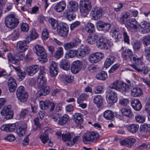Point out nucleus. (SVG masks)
Here are the masks:
<instances>
[{
	"label": "nucleus",
	"mask_w": 150,
	"mask_h": 150,
	"mask_svg": "<svg viewBox=\"0 0 150 150\" xmlns=\"http://www.w3.org/2000/svg\"><path fill=\"white\" fill-rule=\"evenodd\" d=\"M122 57L125 59L129 58L131 61H133L134 63L136 64L131 65L132 67L138 72H141L143 71V73L146 74L148 72L147 69L144 71V69L142 68L143 62L142 61L141 58H138L136 55L133 54L132 51L129 49L126 50L122 52Z\"/></svg>",
	"instance_id": "obj_1"
},
{
	"label": "nucleus",
	"mask_w": 150,
	"mask_h": 150,
	"mask_svg": "<svg viewBox=\"0 0 150 150\" xmlns=\"http://www.w3.org/2000/svg\"><path fill=\"white\" fill-rule=\"evenodd\" d=\"M109 87L111 89H115L122 93H125L127 91L129 86L125 83L117 80L110 84Z\"/></svg>",
	"instance_id": "obj_2"
},
{
	"label": "nucleus",
	"mask_w": 150,
	"mask_h": 150,
	"mask_svg": "<svg viewBox=\"0 0 150 150\" xmlns=\"http://www.w3.org/2000/svg\"><path fill=\"white\" fill-rule=\"evenodd\" d=\"M33 50L36 54L39 57V60L40 61L44 63L47 61V54L42 46L37 45L34 47Z\"/></svg>",
	"instance_id": "obj_3"
},
{
	"label": "nucleus",
	"mask_w": 150,
	"mask_h": 150,
	"mask_svg": "<svg viewBox=\"0 0 150 150\" xmlns=\"http://www.w3.org/2000/svg\"><path fill=\"white\" fill-rule=\"evenodd\" d=\"M19 23L18 19L14 14H9L5 18V23L7 27L10 29L15 28Z\"/></svg>",
	"instance_id": "obj_4"
},
{
	"label": "nucleus",
	"mask_w": 150,
	"mask_h": 150,
	"mask_svg": "<svg viewBox=\"0 0 150 150\" xmlns=\"http://www.w3.org/2000/svg\"><path fill=\"white\" fill-rule=\"evenodd\" d=\"M80 10L81 15L86 16L91 8V2L89 0H80Z\"/></svg>",
	"instance_id": "obj_5"
},
{
	"label": "nucleus",
	"mask_w": 150,
	"mask_h": 150,
	"mask_svg": "<svg viewBox=\"0 0 150 150\" xmlns=\"http://www.w3.org/2000/svg\"><path fill=\"white\" fill-rule=\"evenodd\" d=\"M16 94L18 99L22 103L26 101L29 96L28 93L24 87L22 86H20L18 88Z\"/></svg>",
	"instance_id": "obj_6"
},
{
	"label": "nucleus",
	"mask_w": 150,
	"mask_h": 150,
	"mask_svg": "<svg viewBox=\"0 0 150 150\" xmlns=\"http://www.w3.org/2000/svg\"><path fill=\"white\" fill-rule=\"evenodd\" d=\"M99 137V134L93 132L84 134L82 138L83 143L87 144L89 142H95Z\"/></svg>",
	"instance_id": "obj_7"
},
{
	"label": "nucleus",
	"mask_w": 150,
	"mask_h": 150,
	"mask_svg": "<svg viewBox=\"0 0 150 150\" xmlns=\"http://www.w3.org/2000/svg\"><path fill=\"white\" fill-rule=\"evenodd\" d=\"M45 69L43 67L40 68V72L37 79L38 87L39 88H43L46 84L47 79L44 76L46 73Z\"/></svg>",
	"instance_id": "obj_8"
},
{
	"label": "nucleus",
	"mask_w": 150,
	"mask_h": 150,
	"mask_svg": "<svg viewBox=\"0 0 150 150\" xmlns=\"http://www.w3.org/2000/svg\"><path fill=\"white\" fill-rule=\"evenodd\" d=\"M62 140L64 142H67V145L71 146L73 145L79 139V137L77 136L72 139V136L70 133L62 135Z\"/></svg>",
	"instance_id": "obj_9"
},
{
	"label": "nucleus",
	"mask_w": 150,
	"mask_h": 150,
	"mask_svg": "<svg viewBox=\"0 0 150 150\" xmlns=\"http://www.w3.org/2000/svg\"><path fill=\"white\" fill-rule=\"evenodd\" d=\"M50 116L55 121H56L59 118L58 123L62 125L65 124L69 118V116L67 114L64 115L60 118V115L58 113H51Z\"/></svg>",
	"instance_id": "obj_10"
},
{
	"label": "nucleus",
	"mask_w": 150,
	"mask_h": 150,
	"mask_svg": "<svg viewBox=\"0 0 150 150\" xmlns=\"http://www.w3.org/2000/svg\"><path fill=\"white\" fill-rule=\"evenodd\" d=\"M31 41L29 37L26 38V40L18 42L17 44V49L19 52H23L28 48L27 44Z\"/></svg>",
	"instance_id": "obj_11"
},
{
	"label": "nucleus",
	"mask_w": 150,
	"mask_h": 150,
	"mask_svg": "<svg viewBox=\"0 0 150 150\" xmlns=\"http://www.w3.org/2000/svg\"><path fill=\"white\" fill-rule=\"evenodd\" d=\"M106 99L109 104H112L117 101V94L116 92L111 89H109L107 92Z\"/></svg>",
	"instance_id": "obj_12"
},
{
	"label": "nucleus",
	"mask_w": 150,
	"mask_h": 150,
	"mask_svg": "<svg viewBox=\"0 0 150 150\" xmlns=\"http://www.w3.org/2000/svg\"><path fill=\"white\" fill-rule=\"evenodd\" d=\"M138 23L135 19H130L126 25L128 30L132 32H136L138 29Z\"/></svg>",
	"instance_id": "obj_13"
},
{
	"label": "nucleus",
	"mask_w": 150,
	"mask_h": 150,
	"mask_svg": "<svg viewBox=\"0 0 150 150\" xmlns=\"http://www.w3.org/2000/svg\"><path fill=\"white\" fill-rule=\"evenodd\" d=\"M81 42V40L78 37H76L73 39L72 42L64 43L63 46L66 50H68L70 49L77 47Z\"/></svg>",
	"instance_id": "obj_14"
},
{
	"label": "nucleus",
	"mask_w": 150,
	"mask_h": 150,
	"mask_svg": "<svg viewBox=\"0 0 150 150\" xmlns=\"http://www.w3.org/2000/svg\"><path fill=\"white\" fill-rule=\"evenodd\" d=\"M109 40L106 38L101 37L96 41V46L100 49L107 50L108 49V43Z\"/></svg>",
	"instance_id": "obj_15"
},
{
	"label": "nucleus",
	"mask_w": 150,
	"mask_h": 150,
	"mask_svg": "<svg viewBox=\"0 0 150 150\" xmlns=\"http://www.w3.org/2000/svg\"><path fill=\"white\" fill-rule=\"evenodd\" d=\"M97 29L100 31H101L104 32L108 31L111 27L110 23H105L102 21H98L96 23Z\"/></svg>",
	"instance_id": "obj_16"
},
{
	"label": "nucleus",
	"mask_w": 150,
	"mask_h": 150,
	"mask_svg": "<svg viewBox=\"0 0 150 150\" xmlns=\"http://www.w3.org/2000/svg\"><path fill=\"white\" fill-rule=\"evenodd\" d=\"M136 139L132 137H127L120 141L121 145L125 146L128 148L132 147L136 142Z\"/></svg>",
	"instance_id": "obj_17"
},
{
	"label": "nucleus",
	"mask_w": 150,
	"mask_h": 150,
	"mask_svg": "<svg viewBox=\"0 0 150 150\" xmlns=\"http://www.w3.org/2000/svg\"><path fill=\"white\" fill-rule=\"evenodd\" d=\"M69 28L67 24L58 25L57 31L58 34L61 36L65 37L68 35Z\"/></svg>",
	"instance_id": "obj_18"
},
{
	"label": "nucleus",
	"mask_w": 150,
	"mask_h": 150,
	"mask_svg": "<svg viewBox=\"0 0 150 150\" xmlns=\"http://www.w3.org/2000/svg\"><path fill=\"white\" fill-rule=\"evenodd\" d=\"M90 51L89 47L86 46L81 45L79 51H77V57L79 58H82L84 57L86 54L89 53Z\"/></svg>",
	"instance_id": "obj_19"
},
{
	"label": "nucleus",
	"mask_w": 150,
	"mask_h": 150,
	"mask_svg": "<svg viewBox=\"0 0 150 150\" xmlns=\"http://www.w3.org/2000/svg\"><path fill=\"white\" fill-rule=\"evenodd\" d=\"M39 138L41 140L42 142L44 144L48 143V145L52 147L53 145L52 142L49 137V134L45 132L43 133H42L39 137Z\"/></svg>",
	"instance_id": "obj_20"
},
{
	"label": "nucleus",
	"mask_w": 150,
	"mask_h": 150,
	"mask_svg": "<svg viewBox=\"0 0 150 150\" xmlns=\"http://www.w3.org/2000/svg\"><path fill=\"white\" fill-rule=\"evenodd\" d=\"M7 85L10 92H14L16 90L17 84L15 80L13 77H10L8 80Z\"/></svg>",
	"instance_id": "obj_21"
},
{
	"label": "nucleus",
	"mask_w": 150,
	"mask_h": 150,
	"mask_svg": "<svg viewBox=\"0 0 150 150\" xmlns=\"http://www.w3.org/2000/svg\"><path fill=\"white\" fill-rule=\"evenodd\" d=\"M82 65L81 62L77 60L74 62L71 67V72L74 74L78 73L80 70Z\"/></svg>",
	"instance_id": "obj_22"
},
{
	"label": "nucleus",
	"mask_w": 150,
	"mask_h": 150,
	"mask_svg": "<svg viewBox=\"0 0 150 150\" xmlns=\"http://www.w3.org/2000/svg\"><path fill=\"white\" fill-rule=\"evenodd\" d=\"M91 14L95 20L100 19L102 15V10L98 8L97 7H95L93 8L91 12Z\"/></svg>",
	"instance_id": "obj_23"
},
{
	"label": "nucleus",
	"mask_w": 150,
	"mask_h": 150,
	"mask_svg": "<svg viewBox=\"0 0 150 150\" xmlns=\"http://www.w3.org/2000/svg\"><path fill=\"white\" fill-rule=\"evenodd\" d=\"M57 63L52 61L50 67V74L52 77L56 76L58 73Z\"/></svg>",
	"instance_id": "obj_24"
},
{
	"label": "nucleus",
	"mask_w": 150,
	"mask_h": 150,
	"mask_svg": "<svg viewBox=\"0 0 150 150\" xmlns=\"http://www.w3.org/2000/svg\"><path fill=\"white\" fill-rule=\"evenodd\" d=\"M39 66L37 65H32L26 68V71L29 75L32 76L38 71Z\"/></svg>",
	"instance_id": "obj_25"
},
{
	"label": "nucleus",
	"mask_w": 150,
	"mask_h": 150,
	"mask_svg": "<svg viewBox=\"0 0 150 150\" xmlns=\"http://www.w3.org/2000/svg\"><path fill=\"white\" fill-rule=\"evenodd\" d=\"M27 127V125L25 123H23L19 125L16 131L18 136L19 137L23 136L25 134Z\"/></svg>",
	"instance_id": "obj_26"
},
{
	"label": "nucleus",
	"mask_w": 150,
	"mask_h": 150,
	"mask_svg": "<svg viewBox=\"0 0 150 150\" xmlns=\"http://www.w3.org/2000/svg\"><path fill=\"white\" fill-rule=\"evenodd\" d=\"M131 103L133 108L136 111H139L142 108V105L138 99H134L132 100Z\"/></svg>",
	"instance_id": "obj_27"
},
{
	"label": "nucleus",
	"mask_w": 150,
	"mask_h": 150,
	"mask_svg": "<svg viewBox=\"0 0 150 150\" xmlns=\"http://www.w3.org/2000/svg\"><path fill=\"white\" fill-rule=\"evenodd\" d=\"M67 10L71 12H75L78 9V3L74 1H69L68 5Z\"/></svg>",
	"instance_id": "obj_28"
},
{
	"label": "nucleus",
	"mask_w": 150,
	"mask_h": 150,
	"mask_svg": "<svg viewBox=\"0 0 150 150\" xmlns=\"http://www.w3.org/2000/svg\"><path fill=\"white\" fill-rule=\"evenodd\" d=\"M16 125L15 124L3 125L1 127V130L6 132H12L15 129Z\"/></svg>",
	"instance_id": "obj_29"
},
{
	"label": "nucleus",
	"mask_w": 150,
	"mask_h": 150,
	"mask_svg": "<svg viewBox=\"0 0 150 150\" xmlns=\"http://www.w3.org/2000/svg\"><path fill=\"white\" fill-rule=\"evenodd\" d=\"M66 6V3L64 1H61L57 3L54 7V9L59 12L64 11Z\"/></svg>",
	"instance_id": "obj_30"
},
{
	"label": "nucleus",
	"mask_w": 150,
	"mask_h": 150,
	"mask_svg": "<svg viewBox=\"0 0 150 150\" xmlns=\"http://www.w3.org/2000/svg\"><path fill=\"white\" fill-rule=\"evenodd\" d=\"M98 38V35L97 34L94 33L90 34L88 36L87 39V42L90 44H94L96 42Z\"/></svg>",
	"instance_id": "obj_31"
},
{
	"label": "nucleus",
	"mask_w": 150,
	"mask_h": 150,
	"mask_svg": "<svg viewBox=\"0 0 150 150\" xmlns=\"http://www.w3.org/2000/svg\"><path fill=\"white\" fill-rule=\"evenodd\" d=\"M140 27L143 29L142 30L143 33H146L150 31V24L144 21L142 22L140 25Z\"/></svg>",
	"instance_id": "obj_32"
},
{
	"label": "nucleus",
	"mask_w": 150,
	"mask_h": 150,
	"mask_svg": "<svg viewBox=\"0 0 150 150\" xmlns=\"http://www.w3.org/2000/svg\"><path fill=\"white\" fill-rule=\"evenodd\" d=\"M103 98L100 95H97L94 98L93 102L94 103L96 104L98 108H100L103 104Z\"/></svg>",
	"instance_id": "obj_33"
},
{
	"label": "nucleus",
	"mask_w": 150,
	"mask_h": 150,
	"mask_svg": "<svg viewBox=\"0 0 150 150\" xmlns=\"http://www.w3.org/2000/svg\"><path fill=\"white\" fill-rule=\"evenodd\" d=\"M115 57L112 55H110L105 61L104 67L107 68L112 65L115 61Z\"/></svg>",
	"instance_id": "obj_34"
},
{
	"label": "nucleus",
	"mask_w": 150,
	"mask_h": 150,
	"mask_svg": "<svg viewBox=\"0 0 150 150\" xmlns=\"http://www.w3.org/2000/svg\"><path fill=\"white\" fill-rule=\"evenodd\" d=\"M60 67L63 69L68 71L70 69V64L69 61L67 60H62L60 63Z\"/></svg>",
	"instance_id": "obj_35"
},
{
	"label": "nucleus",
	"mask_w": 150,
	"mask_h": 150,
	"mask_svg": "<svg viewBox=\"0 0 150 150\" xmlns=\"http://www.w3.org/2000/svg\"><path fill=\"white\" fill-rule=\"evenodd\" d=\"M74 121L77 124H80L83 122L82 115L80 113H75L73 115Z\"/></svg>",
	"instance_id": "obj_36"
},
{
	"label": "nucleus",
	"mask_w": 150,
	"mask_h": 150,
	"mask_svg": "<svg viewBox=\"0 0 150 150\" xmlns=\"http://www.w3.org/2000/svg\"><path fill=\"white\" fill-rule=\"evenodd\" d=\"M85 29L86 32L89 33H93L95 31V26L91 23H87L85 26Z\"/></svg>",
	"instance_id": "obj_37"
},
{
	"label": "nucleus",
	"mask_w": 150,
	"mask_h": 150,
	"mask_svg": "<svg viewBox=\"0 0 150 150\" xmlns=\"http://www.w3.org/2000/svg\"><path fill=\"white\" fill-rule=\"evenodd\" d=\"M139 128V125L134 124L129 125L127 126L128 131L133 134L136 133L138 131Z\"/></svg>",
	"instance_id": "obj_38"
},
{
	"label": "nucleus",
	"mask_w": 150,
	"mask_h": 150,
	"mask_svg": "<svg viewBox=\"0 0 150 150\" xmlns=\"http://www.w3.org/2000/svg\"><path fill=\"white\" fill-rule=\"evenodd\" d=\"M142 90L140 88H134L131 90V94L134 97L140 96L142 94Z\"/></svg>",
	"instance_id": "obj_39"
},
{
	"label": "nucleus",
	"mask_w": 150,
	"mask_h": 150,
	"mask_svg": "<svg viewBox=\"0 0 150 150\" xmlns=\"http://www.w3.org/2000/svg\"><path fill=\"white\" fill-rule=\"evenodd\" d=\"M107 74L105 72L102 71L98 73L96 78L98 80L104 81L107 78Z\"/></svg>",
	"instance_id": "obj_40"
},
{
	"label": "nucleus",
	"mask_w": 150,
	"mask_h": 150,
	"mask_svg": "<svg viewBox=\"0 0 150 150\" xmlns=\"http://www.w3.org/2000/svg\"><path fill=\"white\" fill-rule=\"evenodd\" d=\"M8 58L9 62L14 64H18L19 61L18 60L16 59L14 56L12 55L11 53H9L8 54Z\"/></svg>",
	"instance_id": "obj_41"
},
{
	"label": "nucleus",
	"mask_w": 150,
	"mask_h": 150,
	"mask_svg": "<svg viewBox=\"0 0 150 150\" xmlns=\"http://www.w3.org/2000/svg\"><path fill=\"white\" fill-rule=\"evenodd\" d=\"M63 54V49L62 47H59L56 51L54 57L57 59H59L62 57Z\"/></svg>",
	"instance_id": "obj_42"
},
{
	"label": "nucleus",
	"mask_w": 150,
	"mask_h": 150,
	"mask_svg": "<svg viewBox=\"0 0 150 150\" xmlns=\"http://www.w3.org/2000/svg\"><path fill=\"white\" fill-rule=\"evenodd\" d=\"M139 130L142 132H149L150 131V125L145 124L141 125L139 128Z\"/></svg>",
	"instance_id": "obj_43"
},
{
	"label": "nucleus",
	"mask_w": 150,
	"mask_h": 150,
	"mask_svg": "<svg viewBox=\"0 0 150 150\" xmlns=\"http://www.w3.org/2000/svg\"><path fill=\"white\" fill-rule=\"evenodd\" d=\"M74 12L67 10L65 13L67 18L69 21H71L75 18L76 16L73 13Z\"/></svg>",
	"instance_id": "obj_44"
},
{
	"label": "nucleus",
	"mask_w": 150,
	"mask_h": 150,
	"mask_svg": "<svg viewBox=\"0 0 150 150\" xmlns=\"http://www.w3.org/2000/svg\"><path fill=\"white\" fill-rule=\"evenodd\" d=\"M48 22L51 24L54 29L57 28L58 25H59L57 21L52 18H50L49 19Z\"/></svg>",
	"instance_id": "obj_45"
},
{
	"label": "nucleus",
	"mask_w": 150,
	"mask_h": 150,
	"mask_svg": "<svg viewBox=\"0 0 150 150\" xmlns=\"http://www.w3.org/2000/svg\"><path fill=\"white\" fill-rule=\"evenodd\" d=\"M13 112L11 105H6L3 108L1 112Z\"/></svg>",
	"instance_id": "obj_46"
},
{
	"label": "nucleus",
	"mask_w": 150,
	"mask_h": 150,
	"mask_svg": "<svg viewBox=\"0 0 150 150\" xmlns=\"http://www.w3.org/2000/svg\"><path fill=\"white\" fill-rule=\"evenodd\" d=\"M142 42L145 46H147L150 44V35H147L143 38Z\"/></svg>",
	"instance_id": "obj_47"
},
{
	"label": "nucleus",
	"mask_w": 150,
	"mask_h": 150,
	"mask_svg": "<svg viewBox=\"0 0 150 150\" xmlns=\"http://www.w3.org/2000/svg\"><path fill=\"white\" fill-rule=\"evenodd\" d=\"M88 97V96L85 93L81 94L77 99V103L79 104L84 100H87Z\"/></svg>",
	"instance_id": "obj_48"
},
{
	"label": "nucleus",
	"mask_w": 150,
	"mask_h": 150,
	"mask_svg": "<svg viewBox=\"0 0 150 150\" xmlns=\"http://www.w3.org/2000/svg\"><path fill=\"white\" fill-rule=\"evenodd\" d=\"M89 61L92 63H95L99 61L93 53L91 54L88 58Z\"/></svg>",
	"instance_id": "obj_49"
},
{
	"label": "nucleus",
	"mask_w": 150,
	"mask_h": 150,
	"mask_svg": "<svg viewBox=\"0 0 150 150\" xmlns=\"http://www.w3.org/2000/svg\"><path fill=\"white\" fill-rule=\"evenodd\" d=\"M30 38L31 39L35 40L36 39L38 36V34L36 33L35 29H33L30 31Z\"/></svg>",
	"instance_id": "obj_50"
},
{
	"label": "nucleus",
	"mask_w": 150,
	"mask_h": 150,
	"mask_svg": "<svg viewBox=\"0 0 150 150\" xmlns=\"http://www.w3.org/2000/svg\"><path fill=\"white\" fill-rule=\"evenodd\" d=\"M17 74L18 77L17 78L19 81H22L26 75V73L25 71L22 70L19 71V72L17 73Z\"/></svg>",
	"instance_id": "obj_51"
},
{
	"label": "nucleus",
	"mask_w": 150,
	"mask_h": 150,
	"mask_svg": "<svg viewBox=\"0 0 150 150\" xmlns=\"http://www.w3.org/2000/svg\"><path fill=\"white\" fill-rule=\"evenodd\" d=\"M135 118L137 122L142 123L145 121V117L144 116L138 115L135 117Z\"/></svg>",
	"instance_id": "obj_52"
},
{
	"label": "nucleus",
	"mask_w": 150,
	"mask_h": 150,
	"mask_svg": "<svg viewBox=\"0 0 150 150\" xmlns=\"http://www.w3.org/2000/svg\"><path fill=\"white\" fill-rule=\"evenodd\" d=\"M122 35L124 38V40L125 43H127V44L129 43V37L127 33L124 31L122 33Z\"/></svg>",
	"instance_id": "obj_53"
},
{
	"label": "nucleus",
	"mask_w": 150,
	"mask_h": 150,
	"mask_svg": "<svg viewBox=\"0 0 150 150\" xmlns=\"http://www.w3.org/2000/svg\"><path fill=\"white\" fill-rule=\"evenodd\" d=\"M21 28L22 31L27 32L29 29V25L26 23H22L21 25Z\"/></svg>",
	"instance_id": "obj_54"
},
{
	"label": "nucleus",
	"mask_w": 150,
	"mask_h": 150,
	"mask_svg": "<svg viewBox=\"0 0 150 150\" xmlns=\"http://www.w3.org/2000/svg\"><path fill=\"white\" fill-rule=\"evenodd\" d=\"M103 87L102 86H98L95 88L94 92L96 94L101 93L103 92Z\"/></svg>",
	"instance_id": "obj_55"
},
{
	"label": "nucleus",
	"mask_w": 150,
	"mask_h": 150,
	"mask_svg": "<svg viewBox=\"0 0 150 150\" xmlns=\"http://www.w3.org/2000/svg\"><path fill=\"white\" fill-rule=\"evenodd\" d=\"M120 66L119 64H116L113 65L110 69L109 70L108 72L110 74L113 73L114 71L118 68Z\"/></svg>",
	"instance_id": "obj_56"
},
{
	"label": "nucleus",
	"mask_w": 150,
	"mask_h": 150,
	"mask_svg": "<svg viewBox=\"0 0 150 150\" xmlns=\"http://www.w3.org/2000/svg\"><path fill=\"white\" fill-rule=\"evenodd\" d=\"M4 139L9 142H12L15 140V137L13 134H9L6 136Z\"/></svg>",
	"instance_id": "obj_57"
},
{
	"label": "nucleus",
	"mask_w": 150,
	"mask_h": 150,
	"mask_svg": "<svg viewBox=\"0 0 150 150\" xmlns=\"http://www.w3.org/2000/svg\"><path fill=\"white\" fill-rule=\"evenodd\" d=\"M49 33L47 30L46 28L43 29L42 33V37L45 40H47L49 37Z\"/></svg>",
	"instance_id": "obj_58"
},
{
	"label": "nucleus",
	"mask_w": 150,
	"mask_h": 150,
	"mask_svg": "<svg viewBox=\"0 0 150 150\" xmlns=\"http://www.w3.org/2000/svg\"><path fill=\"white\" fill-rule=\"evenodd\" d=\"M144 52L146 59L150 61V47L145 48Z\"/></svg>",
	"instance_id": "obj_59"
},
{
	"label": "nucleus",
	"mask_w": 150,
	"mask_h": 150,
	"mask_svg": "<svg viewBox=\"0 0 150 150\" xmlns=\"http://www.w3.org/2000/svg\"><path fill=\"white\" fill-rule=\"evenodd\" d=\"M48 103L47 102L42 101L40 103V107L42 110L47 109Z\"/></svg>",
	"instance_id": "obj_60"
},
{
	"label": "nucleus",
	"mask_w": 150,
	"mask_h": 150,
	"mask_svg": "<svg viewBox=\"0 0 150 150\" xmlns=\"http://www.w3.org/2000/svg\"><path fill=\"white\" fill-rule=\"evenodd\" d=\"M77 51L75 50H70L68 54V56L69 57L72 58L74 57L76 55L77 56Z\"/></svg>",
	"instance_id": "obj_61"
},
{
	"label": "nucleus",
	"mask_w": 150,
	"mask_h": 150,
	"mask_svg": "<svg viewBox=\"0 0 150 150\" xmlns=\"http://www.w3.org/2000/svg\"><path fill=\"white\" fill-rule=\"evenodd\" d=\"M123 4L122 3L117 4L115 6L114 10L116 12L119 11H121L123 7Z\"/></svg>",
	"instance_id": "obj_62"
},
{
	"label": "nucleus",
	"mask_w": 150,
	"mask_h": 150,
	"mask_svg": "<svg viewBox=\"0 0 150 150\" xmlns=\"http://www.w3.org/2000/svg\"><path fill=\"white\" fill-rule=\"evenodd\" d=\"M113 114V113H104L103 116L106 119L110 120L114 117V115Z\"/></svg>",
	"instance_id": "obj_63"
},
{
	"label": "nucleus",
	"mask_w": 150,
	"mask_h": 150,
	"mask_svg": "<svg viewBox=\"0 0 150 150\" xmlns=\"http://www.w3.org/2000/svg\"><path fill=\"white\" fill-rule=\"evenodd\" d=\"M40 89L36 93V96L38 98H39L42 96L46 95V93L43 90V88Z\"/></svg>",
	"instance_id": "obj_64"
}]
</instances>
